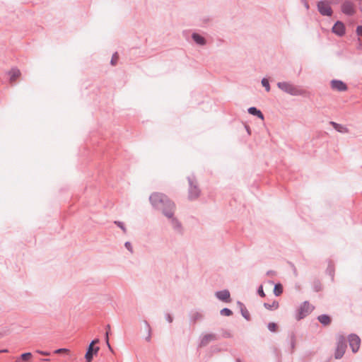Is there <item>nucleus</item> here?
Masks as SVG:
<instances>
[{
    "instance_id": "nucleus-1",
    "label": "nucleus",
    "mask_w": 362,
    "mask_h": 362,
    "mask_svg": "<svg viewBox=\"0 0 362 362\" xmlns=\"http://www.w3.org/2000/svg\"><path fill=\"white\" fill-rule=\"evenodd\" d=\"M149 201L153 208L161 211L165 217H171L173 211L176 208L175 203L163 193H152Z\"/></svg>"
},
{
    "instance_id": "nucleus-2",
    "label": "nucleus",
    "mask_w": 362,
    "mask_h": 362,
    "mask_svg": "<svg viewBox=\"0 0 362 362\" xmlns=\"http://www.w3.org/2000/svg\"><path fill=\"white\" fill-rule=\"evenodd\" d=\"M277 87L282 91L293 96L305 95L306 93L305 90L290 82H278Z\"/></svg>"
},
{
    "instance_id": "nucleus-3",
    "label": "nucleus",
    "mask_w": 362,
    "mask_h": 362,
    "mask_svg": "<svg viewBox=\"0 0 362 362\" xmlns=\"http://www.w3.org/2000/svg\"><path fill=\"white\" fill-rule=\"evenodd\" d=\"M187 180L189 182L188 199L189 200H194L199 197L200 189L194 175L187 177Z\"/></svg>"
},
{
    "instance_id": "nucleus-4",
    "label": "nucleus",
    "mask_w": 362,
    "mask_h": 362,
    "mask_svg": "<svg viewBox=\"0 0 362 362\" xmlns=\"http://www.w3.org/2000/svg\"><path fill=\"white\" fill-rule=\"evenodd\" d=\"M347 348V341L343 335H339L337 339V346L334 352V358L340 359L343 357Z\"/></svg>"
},
{
    "instance_id": "nucleus-5",
    "label": "nucleus",
    "mask_w": 362,
    "mask_h": 362,
    "mask_svg": "<svg viewBox=\"0 0 362 362\" xmlns=\"http://www.w3.org/2000/svg\"><path fill=\"white\" fill-rule=\"evenodd\" d=\"M314 309V307L312 306L308 301H304L298 309V313L296 316V318L298 320L303 319L307 315H308Z\"/></svg>"
},
{
    "instance_id": "nucleus-6",
    "label": "nucleus",
    "mask_w": 362,
    "mask_h": 362,
    "mask_svg": "<svg viewBox=\"0 0 362 362\" xmlns=\"http://www.w3.org/2000/svg\"><path fill=\"white\" fill-rule=\"evenodd\" d=\"M317 9L319 13L324 16H331L333 13L332 7L328 2L325 1H320L317 2Z\"/></svg>"
},
{
    "instance_id": "nucleus-7",
    "label": "nucleus",
    "mask_w": 362,
    "mask_h": 362,
    "mask_svg": "<svg viewBox=\"0 0 362 362\" xmlns=\"http://www.w3.org/2000/svg\"><path fill=\"white\" fill-rule=\"evenodd\" d=\"M341 12L349 16H354L356 13L354 4L350 0L344 1L341 6Z\"/></svg>"
},
{
    "instance_id": "nucleus-8",
    "label": "nucleus",
    "mask_w": 362,
    "mask_h": 362,
    "mask_svg": "<svg viewBox=\"0 0 362 362\" xmlns=\"http://www.w3.org/2000/svg\"><path fill=\"white\" fill-rule=\"evenodd\" d=\"M175 211V210L173 211V215L171 217H167V218L170 220L172 228L174 230V231L177 234L182 235L183 234V227H182L181 222L176 217H175V216H174Z\"/></svg>"
},
{
    "instance_id": "nucleus-9",
    "label": "nucleus",
    "mask_w": 362,
    "mask_h": 362,
    "mask_svg": "<svg viewBox=\"0 0 362 362\" xmlns=\"http://www.w3.org/2000/svg\"><path fill=\"white\" fill-rule=\"evenodd\" d=\"M349 344L353 353H356L361 344V339L356 334H351L348 337Z\"/></svg>"
},
{
    "instance_id": "nucleus-10",
    "label": "nucleus",
    "mask_w": 362,
    "mask_h": 362,
    "mask_svg": "<svg viewBox=\"0 0 362 362\" xmlns=\"http://www.w3.org/2000/svg\"><path fill=\"white\" fill-rule=\"evenodd\" d=\"M332 32L339 37L344 36L346 33L344 23L340 21H337L332 28Z\"/></svg>"
},
{
    "instance_id": "nucleus-11",
    "label": "nucleus",
    "mask_w": 362,
    "mask_h": 362,
    "mask_svg": "<svg viewBox=\"0 0 362 362\" xmlns=\"http://www.w3.org/2000/svg\"><path fill=\"white\" fill-rule=\"evenodd\" d=\"M219 339L217 334L214 333L206 334L204 335L201 339L199 343V347H204L209 344L210 341H216Z\"/></svg>"
},
{
    "instance_id": "nucleus-12",
    "label": "nucleus",
    "mask_w": 362,
    "mask_h": 362,
    "mask_svg": "<svg viewBox=\"0 0 362 362\" xmlns=\"http://www.w3.org/2000/svg\"><path fill=\"white\" fill-rule=\"evenodd\" d=\"M99 346H94L92 344H89L87 348L86 353L85 354V358L86 362H91L93 356L96 355L99 351Z\"/></svg>"
},
{
    "instance_id": "nucleus-13",
    "label": "nucleus",
    "mask_w": 362,
    "mask_h": 362,
    "mask_svg": "<svg viewBox=\"0 0 362 362\" xmlns=\"http://www.w3.org/2000/svg\"><path fill=\"white\" fill-rule=\"evenodd\" d=\"M331 88L340 92L346 91L348 89V86L344 82L337 79L331 81Z\"/></svg>"
},
{
    "instance_id": "nucleus-14",
    "label": "nucleus",
    "mask_w": 362,
    "mask_h": 362,
    "mask_svg": "<svg viewBox=\"0 0 362 362\" xmlns=\"http://www.w3.org/2000/svg\"><path fill=\"white\" fill-rule=\"evenodd\" d=\"M215 296L218 300L225 303H229L231 300L230 292L227 289L216 291Z\"/></svg>"
},
{
    "instance_id": "nucleus-15",
    "label": "nucleus",
    "mask_w": 362,
    "mask_h": 362,
    "mask_svg": "<svg viewBox=\"0 0 362 362\" xmlns=\"http://www.w3.org/2000/svg\"><path fill=\"white\" fill-rule=\"evenodd\" d=\"M190 323L194 325L197 322L204 319V315L198 311H192L189 314Z\"/></svg>"
},
{
    "instance_id": "nucleus-16",
    "label": "nucleus",
    "mask_w": 362,
    "mask_h": 362,
    "mask_svg": "<svg viewBox=\"0 0 362 362\" xmlns=\"http://www.w3.org/2000/svg\"><path fill=\"white\" fill-rule=\"evenodd\" d=\"M192 38L196 42V44L199 45L203 46L205 45L206 43V39L203 36L197 33H192Z\"/></svg>"
},
{
    "instance_id": "nucleus-17",
    "label": "nucleus",
    "mask_w": 362,
    "mask_h": 362,
    "mask_svg": "<svg viewBox=\"0 0 362 362\" xmlns=\"http://www.w3.org/2000/svg\"><path fill=\"white\" fill-rule=\"evenodd\" d=\"M8 74L10 77V81L14 82L16 80L21 76V71L17 68H12L8 72Z\"/></svg>"
},
{
    "instance_id": "nucleus-18",
    "label": "nucleus",
    "mask_w": 362,
    "mask_h": 362,
    "mask_svg": "<svg viewBox=\"0 0 362 362\" xmlns=\"http://www.w3.org/2000/svg\"><path fill=\"white\" fill-rule=\"evenodd\" d=\"M329 124L338 132H340V133H348L349 132L348 128L342 124H338L333 121H331L329 122Z\"/></svg>"
},
{
    "instance_id": "nucleus-19",
    "label": "nucleus",
    "mask_w": 362,
    "mask_h": 362,
    "mask_svg": "<svg viewBox=\"0 0 362 362\" xmlns=\"http://www.w3.org/2000/svg\"><path fill=\"white\" fill-rule=\"evenodd\" d=\"M238 305L240 307V313H241L242 316L245 320H250V315L248 310H247V308H245V305L243 303H241L240 301H238Z\"/></svg>"
},
{
    "instance_id": "nucleus-20",
    "label": "nucleus",
    "mask_w": 362,
    "mask_h": 362,
    "mask_svg": "<svg viewBox=\"0 0 362 362\" xmlns=\"http://www.w3.org/2000/svg\"><path fill=\"white\" fill-rule=\"evenodd\" d=\"M247 112L249 114L256 116L261 119H264V115L262 112L255 107H249Z\"/></svg>"
},
{
    "instance_id": "nucleus-21",
    "label": "nucleus",
    "mask_w": 362,
    "mask_h": 362,
    "mask_svg": "<svg viewBox=\"0 0 362 362\" xmlns=\"http://www.w3.org/2000/svg\"><path fill=\"white\" fill-rule=\"evenodd\" d=\"M317 320L324 326L329 325L331 323V317L326 314L319 315Z\"/></svg>"
},
{
    "instance_id": "nucleus-22",
    "label": "nucleus",
    "mask_w": 362,
    "mask_h": 362,
    "mask_svg": "<svg viewBox=\"0 0 362 362\" xmlns=\"http://www.w3.org/2000/svg\"><path fill=\"white\" fill-rule=\"evenodd\" d=\"M326 273L331 276V279H332V281H334V265L333 264V262L329 260L328 262V266H327V268L326 269Z\"/></svg>"
},
{
    "instance_id": "nucleus-23",
    "label": "nucleus",
    "mask_w": 362,
    "mask_h": 362,
    "mask_svg": "<svg viewBox=\"0 0 362 362\" xmlns=\"http://www.w3.org/2000/svg\"><path fill=\"white\" fill-rule=\"evenodd\" d=\"M279 306V302L276 301V300H274L272 302V303H264V307L267 309V310H276Z\"/></svg>"
},
{
    "instance_id": "nucleus-24",
    "label": "nucleus",
    "mask_w": 362,
    "mask_h": 362,
    "mask_svg": "<svg viewBox=\"0 0 362 362\" xmlns=\"http://www.w3.org/2000/svg\"><path fill=\"white\" fill-rule=\"evenodd\" d=\"M282 293H283V286L281 285V284H280V283L275 284L274 288V294L276 296H279L282 294Z\"/></svg>"
},
{
    "instance_id": "nucleus-25",
    "label": "nucleus",
    "mask_w": 362,
    "mask_h": 362,
    "mask_svg": "<svg viewBox=\"0 0 362 362\" xmlns=\"http://www.w3.org/2000/svg\"><path fill=\"white\" fill-rule=\"evenodd\" d=\"M313 289L315 292H319V291H320L322 290V284H321L320 280L315 279L313 282Z\"/></svg>"
},
{
    "instance_id": "nucleus-26",
    "label": "nucleus",
    "mask_w": 362,
    "mask_h": 362,
    "mask_svg": "<svg viewBox=\"0 0 362 362\" xmlns=\"http://www.w3.org/2000/svg\"><path fill=\"white\" fill-rule=\"evenodd\" d=\"M220 314L223 316H231L233 315V312L230 309L228 308H224L220 311Z\"/></svg>"
},
{
    "instance_id": "nucleus-27",
    "label": "nucleus",
    "mask_w": 362,
    "mask_h": 362,
    "mask_svg": "<svg viewBox=\"0 0 362 362\" xmlns=\"http://www.w3.org/2000/svg\"><path fill=\"white\" fill-rule=\"evenodd\" d=\"M107 331H106V333H105V341H106V344H107V346L108 347V349L111 351H113L110 344V342H109V330L110 329V325H107Z\"/></svg>"
},
{
    "instance_id": "nucleus-28",
    "label": "nucleus",
    "mask_w": 362,
    "mask_h": 362,
    "mask_svg": "<svg viewBox=\"0 0 362 362\" xmlns=\"http://www.w3.org/2000/svg\"><path fill=\"white\" fill-rule=\"evenodd\" d=\"M32 356H33L32 353H30V352H25V353L22 354L20 356V358L21 360H23V361L26 362L28 360H30L32 358Z\"/></svg>"
},
{
    "instance_id": "nucleus-29",
    "label": "nucleus",
    "mask_w": 362,
    "mask_h": 362,
    "mask_svg": "<svg viewBox=\"0 0 362 362\" xmlns=\"http://www.w3.org/2000/svg\"><path fill=\"white\" fill-rule=\"evenodd\" d=\"M268 329L272 332H276L278 329V326L275 322H269L267 325Z\"/></svg>"
},
{
    "instance_id": "nucleus-30",
    "label": "nucleus",
    "mask_w": 362,
    "mask_h": 362,
    "mask_svg": "<svg viewBox=\"0 0 362 362\" xmlns=\"http://www.w3.org/2000/svg\"><path fill=\"white\" fill-rule=\"evenodd\" d=\"M69 353H70V350L68 349H66V348H60V349H56L54 351V354H69Z\"/></svg>"
},
{
    "instance_id": "nucleus-31",
    "label": "nucleus",
    "mask_w": 362,
    "mask_h": 362,
    "mask_svg": "<svg viewBox=\"0 0 362 362\" xmlns=\"http://www.w3.org/2000/svg\"><path fill=\"white\" fill-rule=\"evenodd\" d=\"M262 85L265 88L266 91L269 92L270 90V85L267 78H263L262 79Z\"/></svg>"
},
{
    "instance_id": "nucleus-32",
    "label": "nucleus",
    "mask_w": 362,
    "mask_h": 362,
    "mask_svg": "<svg viewBox=\"0 0 362 362\" xmlns=\"http://www.w3.org/2000/svg\"><path fill=\"white\" fill-rule=\"evenodd\" d=\"M289 336L291 338V347L293 351L294 349L295 345H296V336L293 332H291Z\"/></svg>"
},
{
    "instance_id": "nucleus-33",
    "label": "nucleus",
    "mask_w": 362,
    "mask_h": 362,
    "mask_svg": "<svg viewBox=\"0 0 362 362\" xmlns=\"http://www.w3.org/2000/svg\"><path fill=\"white\" fill-rule=\"evenodd\" d=\"M114 223L117 225L119 228H120L124 233H127V228L123 222H121L119 221H115Z\"/></svg>"
},
{
    "instance_id": "nucleus-34",
    "label": "nucleus",
    "mask_w": 362,
    "mask_h": 362,
    "mask_svg": "<svg viewBox=\"0 0 362 362\" xmlns=\"http://www.w3.org/2000/svg\"><path fill=\"white\" fill-rule=\"evenodd\" d=\"M117 59H118V54H117V52H115V54H113V55L112 57V59H111V61H110V64L112 66L116 65Z\"/></svg>"
},
{
    "instance_id": "nucleus-35",
    "label": "nucleus",
    "mask_w": 362,
    "mask_h": 362,
    "mask_svg": "<svg viewBox=\"0 0 362 362\" xmlns=\"http://www.w3.org/2000/svg\"><path fill=\"white\" fill-rule=\"evenodd\" d=\"M222 337L223 338H231L232 337V334L230 332V331L223 329H222Z\"/></svg>"
},
{
    "instance_id": "nucleus-36",
    "label": "nucleus",
    "mask_w": 362,
    "mask_h": 362,
    "mask_svg": "<svg viewBox=\"0 0 362 362\" xmlns=\"http://www.w3.org/2000/svg\"><path fill=\"white\" fill-rule=\"evenodd\" d=\"M257 293L258 295L260 296V297H265V293L264 292V290H263V286L262 285H260L258 288H257Z\"/></svg>"
},
{
    "instance_id": "nucleus-37",
    "label": "nucleus",
    "mask_w": 362,
    "mask_h": 362,
    "mask_svg": "<svg viewBox=\"0 0 362 362\" xmlns=\"http://www.w3.org/2000/svg\"><path fill=\"white\" fill-rule=\"evenodd\" d=\"M124 246L127 248V250H128L131 253H133L134 250H133V247H132V245L130 242H128V241L124 243Z\"/></svg>"
},
{
    "instance_id": "nucleus-38",
    "label": "nucleus",
    "mask_w": 362,
    "mask_h": 362,
    "mask_svg": "<svg viewBox=\"0 0 362 362\" xmlns=\"http://www.w3.org/2000/svg\"><path fill=\"white\" fill-rule=\"evenodd\" d=\"M356 32L358 36L362 37V25H358Z\"/></svg>"
},
{
    "instance_id": "nucleus-39",
    "label": "nucleus",
    "mask_w": 362,
    "mask_h": 362,
    "mask_svg": "<svg viewBox=\"0 0 362 362\" xmlns=\"http://www.w3.org/2000/svg\"><path fill=\"white\" fill-rule=\"evenodd\" d=\"M165 319L170 323L173 322V317L169 313L165 314Z\"/></svg>"
},
{
    "instance_id": "nucleus-40",
    "label": "nucleus",
    "mask_w": 362,
    "mask_h": 362,
    "mask_svg": "<svg viewBox=\"0 0 362 362\" xmlns=\"http://www.w3.org/2000/svg\"><path fill=\"white\" fill-rule=\"evenodd\" d=\"M36 352L41 355H43V356H49L50 355V352L45 351L37 350Z\"/></svg>"
},
{
    "instance_id": "nucleus-41",
    "label": "nucleus",
    "mask_w": 362,
    "mask_h": 362,
    "mask_svg": "<svg viewBox=\"0 0 362 362\" xmlns=\"http://www.w3.org/2000/svg\"><path fill=\"white\" fill-rule=\"evenodd\" d=\"M145 339L148 342L151 341V331H148L147 332V336L145 338Z\"/></svg>"
},
{
    "instance_id": "nucleus-42",
    "label": "nucleus",
    "mask_w": 362,
    "mask_h": 362,
    "mask_svg": "<svg viewBox=\"0 0 362 362\" xmlns=\"http://www.w3.org/2000/svg\"><path fill=\"white\" fill-rule=\"evenodd\" d=\"M144 323L145 325V327H146V329L147 332L148 331H151V327L149 323L146 320H144Z\"/></svg>"
},
{
    "instance_id": "nucleus-43",
    "label": "nucleus",
    "mask_w": 362,
    "mask_h": 362,
    "mask_svg": "<svg viewBox=\"0 0 362 362\" xmlns=\"http://www.w3.org/2000/svg\"><path fill=\"white\" fill-rule=\"evenodd\" d=\"M301 2L303 4L305 8L308 10L310 8L309 4L307 0H301Z\"/></svg>"
},
{
    "instance_id": "nucleus-44",
    "label": "nucleus",
    "mask_w": 362,
    "mask_h": 362,
    "mask_svg": "<svg viewBox=\"0 0 362 362\" xmlns=\"http://www.w3.org/2000/svg\"><path fill=\"white\" fill-rule=\"evenodd\" d=\"M100 340L98 339H93L90 344H92V346H94V344L99 343Z\"/></svg>"
},
{
    "instance_id": "nucleus-45",
    "label": "nucleus",
    "mask_w": 362,
    "mask_h": 362,
    "mask_svg": "<svg viewBox=\"0 0 362 362\" xmlns=\"http://www.w3.org/2000/svg\"><path fill=\"white\" fill-rule=\"evenodd\" d=\"M275 274V272L272 271V270H269L267 272V276H273Z\"/></svg>"
},
{
    "instance_id": "nucleus-46",
    "label": "nucleus",
    "mask_w": 362,
    "mask_h": 362,
    "mask_svg": "<svg viewBox=\"0 0 362 362\" xmlns=\"http://www.w3.org/2000/svg\"><path fill=\"white\" fill-rule=\"evenodd\" d=\"M359 45L358 46V49H362V41L358 38Z\"/></svg>"
},
{
    "instance_id": "nucleus-47",
    "label": "nucleus",
    "mask_w": 362,
    "mask_h": 362,
    "mask_svg": "<svg viewBox=\"0 0 362 362\" xmlns=\"http://www.w3.org/2000/svg\"><path fill=\"white\" fill-rule=\"evenodd\" d=\"M8 352V350L7 349H2V350H0V353H6Z\"/></svg>"
},
{
    "instance_id": "nucleus-48",
    "label": "nucleus",
    "mask_w": 362,
    "mask_h": 362,
    "mask_svg": "<svg viewBox=\"0 0 362 362\" xmlns=\"http://www.w3.org/2000/svg\"><path fill=\"white\" fill-rule=\"evenodd\" d=\"M42 361H49L50 359L47 358H45L42 359Z\"/></svg>"
},
{
    "instance_id": "nucleus-49",
    "label": "nucleus",
    "mask_w": 362,
    "mask_h": 362,
    "mask_svg": "<svg viewBox=\"0 0 362 362\" xmlns=\"http://www.w3.org/2000/svg\"><path fill=\"white\" fill-rule=\"evenodd\" d=\"M236 362H242L240 358H237L236 359Z\"/></svg>"
},
{
    "instance_id": "nucleus-50",
    "label": "nucleus",
    "mask_w": 362,
    "mask_h": 362,
    "mask_svg": "<svg viewBox=\"0 0 362 362\" xmlns=\"http://www.w3.org/2000/svg\"><path fill=\"white\" fill-rule=\"evenodd\" d=\"M269 284H274V281H269Z\"/></svg>"
},
{
    "instance_id": "nucleus-51",
    "label": "nucleus",
    "mask_w": 362,
    "mask_h": 362,
    "mask_svg": "<svg viewBox=\"0 0 362 362\" xmlns=\"http://www.w3.org/2000/svg\"><path fill=\"white\" fill-rule=\"evenodd\" d=\"M246 129H247V132H248V133H250V132H249V127H246Z\"/></svg>"
},
{
    "instance_id": "nucleus-52",
    "label": "nucleus",
    "mask_w": 362,
    "mask_h": 362,
    "mask_svg": "<svg viewBox=\"0 0 362 362\" xmlns=\"http://www.w3.org/2000/svg\"><path fill=\"white\" fill-rule=\"evenodd\" d=\"M361 11L362 12V6L361 7Z\"/></svg>"
}]
</instances>
